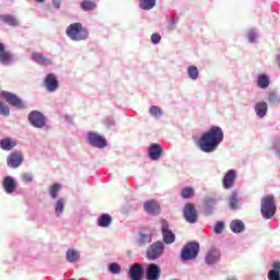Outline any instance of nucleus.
Wrapping results in <instances>:
<instances>
[{"instance_id": "f257e3e1", "label": "nucleus", "mask_w": 280, "mask_h": 280, "mask_svg": "<svg viewBox=\"0 0 280 280\" xmlns=\"http://www.w3.org/2000/svg\"><path fill=\"white\" fill-rule=\"evenodd\" d=\"M224 138L223 130L221 127H211L209 131H205L198 140L199 148L205 153H212L221 144Z\"/></svg>"}, {"instance_id": "f03ea898", "label": "nucleus", "mask_w": 280, "mask_h": 280, "mask_svg": "<svg viewBox=\"0 0 280 280\" xmlns=\"http://www.w3.org/2000/svg\"><path fill=\"white\" fill-rule=\"evenodd\" d=\"M66 34L71 40H85L89 37L88 30L81 23L69 25Z\"/></svg>"}, {"instance_id": "7ed1b4c3", "label": "nucleus", "mask_w": 280, "mask_h": 280, "mask_svg": "<svg viewBox=\"0 0 280 280\" xmlns=\"http://www.w3.org/2000/svg\"><path fill=\"white\" fill-rule=\"evenodd\" d=\"M200 250V244L198 242H188L185 244L182 250V259H195Z\"/></svg>"}, {"instance_id": "20e7f679", "label": "nucleus", "mask_w": 280, "mask_h": 280, "mask_svg": "<svg viewBox=\"0 0 280 280\" xmlns=\"http://www.w3.org/2000/svg\"><path fill=\"white\" fill-rule=\"evenodd\" d=\"M277 212L275 197H265L261 201V213L264 218H272Z\"/></svg>"}, {"instance_id": "39448f33", "label": "nucleus", "mask_w": 280, "mask_h": 280, "mask_svg": "<svg viewBox=\"0 0 280 280\" xmlns=\"http://www.w3.org/2000/svg\"><path fill=\"white\" fill-rule=\"evenodd\" d=\"M164 253V242H153L147 250V257L149 259H156Z\"/></svg>"}, {"instance_id": "423d86ee", "label": "nucleus", "mask_w": 280, "mask_h": 280, "mask_svg": "<svg viewBox=\"0 0 280 280\" xmlns=\"http://www.w3.org/2000/svg\"><path fill=\"white\" fill-rule=\"evenodd\" d=\"M28 120L34 127H44L46 125V118L42 112H31Z\"/></svg>"}, {"instance_id": "0eeeda50", "label": "nucleus", "mask_w": 280, "mask_h": 280, "mask_svg": "<svg viewBox=\"0 0 280 280\" xmlns=\"http://www.w3.org/2000/svg\"><path fill=\"white\" fill-rule=\"evenodd\" d=\"M88 140L92 147H97L98 149H104V147H106V139L100 136V133L91 131L88 133Z\"/></svg>"}, {"instance_id": "6e6552de", "label": "nucleus", "mask_w": 280, "mask_h": 280, "mask_svg": "<svg viewBox=\"0 0 280 280\" xmlns=\"http://www.w3.org/2000/svg\"><path fill=\"white\" fill-rule=\"evenodd\" d=\"M1 96H3V98H5V101H8V103H10V105H13L14 107H18L19 109H22L23 107H25L23 101H21V98H19V96H16L15 94H12L11 92H1Z\"/></svg>"}, {"instance_id": "1a4fd4ad", "label": "nucleus", "mask_w": 280, "mask_h": 280, "mask_svg": "<svg viewBox=\"0 0 280 280\" xmlns=\"http://www.w3.org/2000/svg\"><path fill=\"white\" fill-rule=\"evenodd\" d=\"M162 234L166 244H172L176 240L175 233L170 229L167 221H162Z\"/></svg>"}, {"instance_id": "9d476101", "label": "nucleus", "mask_w": 280, "mask_h": 280, "mask_svg": "<svg viewBox=\"0 0 280 280\" xmlns=\"http://www.w3.org/2000/svg\"><path fill=\"white\" fill-rule=\"evenodd\" d=\"M143 272L142 264H132L129 268V277L131 280H142Z\"/></svg>"}, {"instance_id": "9b49d317", "label": "nucleus", "mask_w": 280, "mask_h": 280, "mask_svg": "<svg viewBox=\"0 0 280 280\" xmlns=\"http://www.w3.org/2000/svg\"><path fill=\"white\" fill-rule=\"evenodd\" d=\"M184 217L187 222H197V210L192 203H187L184 208Z\"/></svg>"}, {"instance_id": "f8f14e48", "label": "nucleus", "mask_w": 280, "mask_h": 280, "mask_svg": "<svg viewBox=\"0 0 280 280\" xmlns=\"http://www.w3.org/2000/svg\"><path fill=\"white\" fill-rule=\"evenodd\" d=\"M161 277V268L156 264H149L147 268V279L158 280Z\"/></svg>"}, {"instance_id": "ddd939ff", "label": "nucleus", "mask_w": 280, "mask_h": 280, "mask_svg": "<svg viewBox=\"0 0 280 280\" xmlns=\"http://www.w3.org/2000/svg\"><path fill=\"white\" fill-rule=\"evenodd\" d=\"M235 179L236 172L234 170L228 171V173H225V176L223 177V188H233Z\"/></svg>"}, {"instance_id": "4468645a", "label": "nucleus", "mask_w": 280, "mask_h": 280, "mask_svg": "<svg viewBox=\"0 0 280 280\" xmlns=\"http://www.w3.org/2000/svg\"><path fill=\"white\" fill-rule=\"evenodd\" d=\"M23 162V155L22 153H11V155L8 158V164L12 168H18L21 166Z\"/></svg>"}, {"instance_id": "2eb2a0df", "label": "nucleus", "mask_w": 280, "mask_h": 280, "mask_svg": "<svg viewBox=\"0 0 280 280\" xmlns=\"http://www.w3.org/2000/svg\"><path fill=\"white\" fill-rule=\"evenodd\" d=\"M45 85H46L47 90H49L50 92L57 90L59 83L52 72H49V74H47V77L45 79Z\"/></svg>"}, {"instance_id": "dca6fc26", "label": "nucleus", "mask_w": 280, "mask_h": 280, "mask_svg": "<svg viewBox=\"0 0 280 280\" xmlns=\"http://www.w3.org/2000/svg\"><path fill=\"white\" fill-rule=\"evenodd\" d=\"M3 189L8 195H12L14 190L16 189V182L13 179V177H4L3 179Z\"/></svg>"}, {"instance_id": "f3484780", "label": "nucleus", "mask_w": 280, "mask_h": 280, "mask_svg": "<svg viewBox=\"0 0 280 280\" xmlns=\"http://www.w3.org/2000/svg\"><path fill=\"white\" fill-rule=\"evenodd\" d=\"M149 155L151 160H159L162 155V147L156 143L151 144L149 147Z\"/></svg>"}, {"instance_id": "a211bd4d", "label": "nucleus", "mask_w": 280, "mask_h": 280, "mask_svg": "<svg viewBox=\"0 0 280 280\" xmlns=\"http://www.w3.org/2000/svg\"><path fill=\"white\" fill-rule=\"evenodd\" d=\"M269 280H280V261H273L272 269L268 272Z\"/></svg>"}, {"instance_id": "6ab92c4d", "label": "nucleus", "mask_w": 280, "mask_h": 280, "mask_svg": "<svg viewBox=\"0 0 280 280\" xmlns=\"http://www.w3.org/2000/svg\"><path fill=\"white\" fill-rule=\"evenodd\" d=\"M32 60L37 62V65H43V67H48V65H52L51 59L49 57H45L42 54H33Z\"/></svg>"}, {"instance_id": "aec40b11", "label": "nucleus", "mask_w": 280, "mask_h": 280, "mask_svg": "<svg viewBox=\"0 0 280 280\" xmlns=\"http://www.w3.org/2000/svg\"><path fill=\"white\" fill-rule=\"evenodd\" d=\"M160 210L161 208L158 201H147V203H144V211L147 213H152L153 215H155V213H159Z\"/></svg>"}, {"instance_id": "412c9836", "label": "nucleus", "mask_w": 280, "mask_h": 280, "mask_svg": "<svg viewBox=\"0 0 280 280\" xmlns=\"http://www.w3.org/2000/svg\"><path fill=\"white\" fill-rule=\"evenodd\" d=\"M220 259V250L218 248H211L206 255L207 264H215Z\"/></svg>"}, {"instance_id": "4be33fe9", "label": "nucleus", "mask_w": 280, "mask_h": 280, "mask_svg": "<svg viewBox=\"0 0 280 280\" xmlns=\"http://www.w3.org/2000/svg\"><path fill=\"white\" fill-rule=\"evenodd\" d=\"M255 110L258 116L260 117L266 116L268 112V103H266L265 101H261L260 103H256Z\"/></svg>"}, {"instance_id": "5701e85b", "label": "nucleus", "mask_w": 280, "mask_h": 280, "mask_svg": "<svg viewBox=\"0 0 280 280\" xmlns=\"http://www.w3.org/2000/svg\"><path fill=\"white\" fill-rule=\"evenodd\" d=\"M152 240V233L149 230L140 231V235L138 238L139 244H148V242H151Z\"/></svg>"}, {"instance_id": "b1692460", "label": "nucleus", "mask_w": 280, "mask_h": 280, "mask_svg": "<svg viewBox=\"0 0 280 280\" xmlns=\"http://www.w3.org/2000/svg\"><path fill=\"white\" fill-rule=\"evenodd\" d=\"M81 8L85 12H90L91 10H95V8H97V3H95V1L92 0H83L81 3Z\"/></svg>"}, {"instance_id": "393cba45", "label": "nucleus", "mask_w": 280, "mask_h": 280, "mask_svg": "<svg viewBox=\"0 0 280 280\" xmlns=\"http://www.w3.org/2000/svg\"><path fill=\"white\" fill-rule=\"evenodd\" d=\"M0 21H3V23H7L8 25H19V21H16L15 16H12L10 14H3L0 16Z\"/></svg>"}, {"instance_id": "a878e982", "label": "nucleus", "mask_w": 280, "mask_h": 280, "mask_svg": "<svg viewBox=\"0 0 280 280\" xmlns=\"http://www.w3.org/2000/svg\"><path fill=\"white\" fill-rule=\"evenodd\" d=\"M80 257V253L78 250H74V248H68L66 253V258L68 261H78Z\"/></svg>"}, {"instance_id": "bb28decb", "label": "nucleus", "mask_w": 280, "mask_h": 280, "mask_svg": "<svg viewBox=\"0 0 280 280\" xmlns=\"http://www.w3.org/2000/svg\"><path fill=\"white\" fill-rule=\"evenodd\" d=\"M0 62L2 65H10V62H12V56L9 51H4V47L2 51H0Z\"/></svg>"}, {"instance_id": "cd10ccee", "label": "nucleus", "mask_w": 280, "mask_h": 280, "mask_svg": "<svg viewBox=\"0 0 280 280\" xmlns=\"http://www.w3.org/2000/svg\"><path fill=\"white\" fill-rule=\"evenodd\" d=\"M0 147L4 151H11V149H13V147H14V143L12 142V140L10 138H3L0 141Z\"/></svg>"}, {"instance_id": "c85d7f7f", "label": "nucleus", "mask_w": 280, "mask_h": 280, "mask_svg": "<svg viewBox=\"0 0 280 280\" xmlns=\"http://www.w3.org/2000/svg\"><path fill=\"white\" fill-rule=\"evenodd\" d=\"M230 226L234 233H241V231H244L245 229L243 221H232Z\"/></svg>"}, {"instance_id": "c756f323", "label": "nucleus", "mask_w": 280, "mask_h": 280, "mask_svg": "<svg viewBox=\"0 0 280 280\" xmlns=\"http://www.w3.org/2000/svg\"><path fill=\"white\" fill-rule=\"evenodd\" d=\"M229 203H230V208L232 210H237V208H238L237 192H232V195L230 196V199H229Z\"/></svg>"}, {"instance_id": "7c9ffc66", "label": "nucleus", "mask_w": 280, "mask_h": 280, "mask_svg": "<svg viewBox=\"0 0 280 280\" xmlns=\"http://www.w3.org/2000/svg\"><path fill=\"white\" fill-rule=\"evenodd\" d=\"M155 3V0H140V8H142V10H152Z\"/></svg>"}, {"instance_id": "2f4dec72", "label": "nucleus", "mask_w": 280, "mask_h": 280, "mask_svg": "<svg viewBox=\"0 0 280 280\" xmlns=\"http://www.w3.org/2000/svg\"><path fill=\"white\" fill-rule=\"evenodd\" d=\"M112 217L110 214H103L102 217L98 218V225L100 226H109L112 222Z\"/></svg>"}, {"instance_id": "473e14b6", "label": "nucleus", "mask_w": 280, "mask_h": 280, "mask_svg": "<svg viewBox=\"0 0 280 280\" xmlns=\"http://www.w3.org/2000/svg\"><path fill=\"white\" fill-rule=\"evenodd\" d=\"M270 81H269V77H267V74H260L258 77V85L259 88H268Z\"/></svg>"}, {"instance_id": "72a5a7b5", "label": "nucleus", "mask_w": 280, "mask_h": 280, "mask_svg": "<svg viewBox=\"0 0 280 280\" xmlns=\"http://www.w3.org/2000/svg\"><path fill=\"white\" fill-rule=\"evenodd\" d=\"M188 74L191 79H198L199 70H198L197 66H189L188 67Z\"/></svg>"}, {"instance_id": "f704fd0d", "label": "nucleus", "mask_w": 280, "mask_h": 280, "mask_svg": "<svg viewBox=\"0 0 280 280\" xmlns=\"http://www.w3.org/2000/svg\"><path fill=\"white\" fill-rule=\"evenodd\" d=\"M194 195H195L194 188H183L182 190L183 199H190V197H194Z\"/></svg>"}, {"instance_id": "c9c22d12", "label": "nucleus", "mask_w": 280, "mask_h": 280, "mask_svg": "<svg viewBox=\"0 0 280 280\" xmlns=\"http://www.w3.org/2000/svg\"><path fill=\"white\" fill-rule=\"evenodd\" d=\"M60 188H61L60 184H55V185L50 188V197H51L52 199H57L58 192H59Z\"/></svg>"}, {"instance_id": "e433bc0d", "label": "nucleus", "mask_w": 280, "mask_h": 280, "mask_svg": "<svg viewBox=\"0 0 280 280\" xmlns=\"http://www.w3.org/2000/svg\"><path fill=\"white\" fill-rule=\"evenodd\" d=\"M150 114H152V116H162L163 112L158 105H152L150 107Z\"/></svg>"}, {"instance_id": "4c0bfd02", "label": "nucleus", "mask_w": 280, "mask_h": 280, "mask_svg": "<svg viewBox=\"0 0 280 280\" xmlns=\"http://www.w3.org/2000/svg\"><path fill=\"white\" fill-rule=\"evenodd\" d=\"M63 208H65V203H63L62 199H59L57 201V206L55 208V212L57 213V215H60V213L63 212Z\"/></svg>"}, {"instance_id": "58836bf2", "label": "nucleus", "mask_w": 280, "mask_h": 280, "mask_svg": "<svg viewBox=\"0 0 280 280\" xmlns=\"http://www.w3.org/2000/svg\"><path fill=\"white\" fill-rule=\"evenodd\" d=\"M109 270L113 273H119L121 270V266H120V264L112 262V264H109Z\"/></svg>"}, {"instance_id": "ea45409f", "label": "nucleus", "mask_w": 280, "mask_h": 280, "mask_svg": "<svg viewBox=\"0 0 280 280\" xmlns=\"http://www.w3.org/2000/svg\"><path fill=\"white\" fill-rule=\"evenodd\" d=\"M0 114H2L3 116H9L10 114V109L8 105H4L3 103H1V101H0Z\"/></svg>"}, {"instance_id": "a19ab883", "label": "nucleus", "mask_w": 280, "mask_h": 280, "mask_svg": "<svg viewBox=\"0 0 280 280\" xmlns=\"http://www.w3.org/2000/svg\"><path fill=\"white\" fill-rule=\"evenodd\" d=\"M224 229L223 221H218V223L214 225V233H222Z\"/></svg>"}, {"instance_id": "79ce46f5", "label": "nucleus", "mask_w": 280, "mask_h": 280, "mask_svg": "<svg viewBox=\"0 0 280 280\" xmlns=\"http://www.w3.org/2000/svg\"><path fill=\"white\" fill-rule=\"evenodd\" d=\"M255 38H257V32H255V30H252L250 32H248L249 43H255Z\"/></svg>"}, {"instance_id": "37998d69", "label": "nucleus", "mask_w": 280, "mask_h": 280, "mask_svg": "<svg viewBox=\"0 0 280 280\" xmlns=\"http://www.w3.org/2000/svg\"><path fill=\"white\" fill-rule=\"evenodd\" d=\"M151 40L154 45H158L161 42V36L160 34H152Z\"/></svg>"}, {"instance_id": "c03bdc74", "label": "nucleus", "mask_w": 280, "mask_h": 280, "mask_svg": "<svg viewBox=\"0 0 280 280\" xmlns=\"http://www.w3.org/2000/svg\"><path fill=\"white\" fill-rule=\"evenodd\" d=\"M23 182H33L34 177L31 173H24L22 176Z\"/></svg>"}, {"instance_id": "a18cd8bd", "label": "nucleus", "mask_w": 280, "mask_h": 280, "mask_svg": "<svg viewBox=\"0 0 280 280\" xmlns=\"http://www.w3.org/2000/svg\"><path fill=\"white\" fill-rule=\"evenodd\" d=\"M269 101H270V102L278 101V96H277L276 92H270V94H269Z\"/></svg>"}, {"instance_id": "49530a36", "label": "nucleus", "mask_w": 280, "mask_h": 280, "mask_svg": "<svg viewBox=\"0 0 280 280\" xmlns=\"http://www.w3.org/2000/svg\"><path fill=\"white\" fill-rule=\"evenodd\" d=\"M52 3L55 5V8L59 9L61 5V0H52Z\"/></svg>"}, {"instance_id": "de8ad7c7", "label": "nucleus", "mask_w": 280, "mask_h": 280, "mask_svg": "<svg viewBox=\"0 0 280 280\" xmlns=\"http://www.w3.org/2000/svg\"><path fill=\"white\" fill-rule=\"evenodd\" d=\"M4 49V45H2V43H0V51H3Z\"/></svg>"}, {"instance_id": "09e8293b", "label": "nucleus", "mask_w": 280, "mask_h": 280, "mask_svg": "<svg viewBox=\"0 0 280 280\" xmlns=\"http://www.w3.org/2000/svg\"><path fill=\"white\" fill-rule=\"evenodd\" d=\"M277 62H278V65L280 67V56H277Z\"/></svg>"}, {"instance_id": "8fccbe9b", "label": "nucleus", "mask_w": 280, "mask_h": 280, "mask_svg": "<svg viewBox=\"0 0 280 280\" xmlns=\"http://www.w3.org/2000/svg\"><path fill=\"white\" fill-rule=\"evenodd\" d=\"M45 0H37L38 3H44Z\"/></svg>"}, {"instance_id": "3c124183", "label": "nucleus", "mask_w": 280, "mask_h": 280, "mask_svg": "<svg viewBox=\"0 0 280 280\" xmlns=\"http://www.w3.org/2000/svg\"><path fill=\"white\" fill-rule=\"evenodd\" d=\"M226 280H236L234 277L232 279H226Z\"/></svg>"}, {"instance_id": "603ef678", "label": "nucleus", "mask_w": 280, "mask_h": 280, "mask_svg": "<svg viewBox=\"0 0 280 280\" xmlns=\"http://www.w3.org/2000/svg\"><path fill=\"white\" fill-rule=\"evenodd\" d=\"M68 280H74V279H68Z\"/></svg>"}]
</instances>
